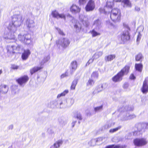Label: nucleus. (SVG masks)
Returning <instances> with one entry per match:
<instances>
[{
	"label": "nucleus",
	"mask_w": 148,
	"mask_h": 148,
	"mask_svg": "<svg viewBox=\"0 0 148 148\" xmlns=\"http://www.w3.org/2000/svg\"><path fill=\"white\" fill-rule=\"evenodd\" d=\"M24 18V16L21 14L14 16L12 23H10L8 27V29L10 31L7 37L8 39L15 40L14 33L16 31L17 27L21 25Z\"/></svg>",
	"instance_id": "f257e3e1"
},
{
	"label": "nucleus",
	"mask_w": 148,
	"mask_h": 148,
	"mask_svg": "<svg viewBox=\"0 0 148 148\" xmlns=\"http://www.w3.org/2000/svg\"><path fill=\"white\" fill-rule=\"evenodd\" d=\"M129 69V66H126L119 73L112 78L113 81L114 82H116L121 80L123 76L128 73Z\"/></svg>",
	"instance_id": "f03ea898"
},
{
	"label": "nucleus",
	"mask_w": 148,
	"mask_h": 148,
	"mask_svg": "<svg viewBox=\"0 0 148 148\" xmlns=\"http://www.w3.org/2000/svg\"><path fill=\"white\" fill-rule=\"evenodd\" d=\"M22 49L21 46L17 44L7 46L6 49L7 50L8 54L9 56H11L17 51L20 50Z\"/></svg>",
	"instance_id": "7ed1b4c3"
},
{
	"label": "nucleus",
	"mask_w": 148,
	"mask_h": 148,
	"mask_svg": "<svg viewBox=\"0 0 148 148\" xmlns=\"http://www.w3.org/2000/svg\"><path fill=\"white\" fill-rule=\"evenodd\" d=\"M18 39L26 45H29L32 42L31 36L29 34H20L18 35Z\"/></svg>",
	"instance_id": "20e7f679"
},
{
	"label": "nucleus",
	"mask_w": 148,
	"mask_h": 148,
	"mask_svg": "<svg viewBox=\"0 0 148 148\" xmlns=\"http://www.w3.org/2000/svg\"><path fill=\"white\" fill-rule=\"evenodd\" d=\"M120 11L118 8L112 9L110 14V18L114 22L119 21L120 19Z\"/></svg>",
	"instance_id": "39448f33"
},
{
	"label": "nucleus",
	"mask_w": 148,
	"mask_h": 148,
	"mask_svg": "<svg viewBox=\"0 0 148 148\" xmlns=\"http://www.w3.org/2000/svg\"><path fill=\"white\" fill-rule=\"evenodd\" d=\"M70 43V41L67 38H61L56 41V44L58 47L61 46L64 48L67 47Z\"/></svg>",
	"instance_id": "423d86ee"
},
{
	"label": "nucleus",
	"mask_w": 148,
	"mask_h": 148,
	"mask_svg": "<svg viewBox=\"0 0 148 148\" xmlns=\"http://www.w3.org/2000/svg\"><path fill=\"white\" fill-rule=\"evenodd\" d=\"M133 142L135 145L140 147L146 145L147 141L144 138H136L134 140Z\"/></svg>",
	"instance_id": "0eeeda50"
},
{
	"label": "nucleus",
	"mask_w": 148,
	"mask_h": 148,
	"mask_svg": "<svg viewBox=\"0 0 148 148\" xmlns=\"http://www.w3.org/2000/svg\"><path fill=\"white\" fill-rule=\"evenodd\" d=\"M130 30L129 28L127 27L126 30L123 32L122 34L121 35L120 38V40L123 42H125L130 39V36L129 33Z\"/></svg>",
	"instance_id": "6e6552de"
},
{
	"label": "nucleus",
	"mask_w": 148,
	"mask_h": 148,
	"mask_svg": "<svg viewBox=\"0 0 148 148\" xmlns=\"http://www.w3.org/2000/svg\"><path fill=\"white\" fill-rule=\"evenodd\" d=\"M62 104V101L60 100H55L51 102L50 107L52 108L57 107L61 108L64 107V106H61Z\"/></svg>",
	"instance_id": "1a4fd4ad"
},
{
	"label": "nucleus",
	"mask_w": 148,
	"mask_h": 148,
	"mask_svg": "<svg viewBox=\"0 0 148 148\" xmlns=\"http://www.w3.org/2000/svg\"><path fill=\"white\" fill-rule=\"evenodd\" d=\"M95 8V4L94 1L90 0L85 7L86 11L89 12L93 10Z\"/></svg>",
	"instance_id": "9d476101"
},
{
	"label": "nucleus",
	"mask_w": 148,
	"mask_h": 148,
	"mask_svg": "<svg viewBox=\"0 0 148 148\" xmlns=\"http://www.w3.org/2000/svg\"><path fill=\"white\" fill-rule=\"evenodd\" d=\"M113 0H107L106 6L105 7L104 12L105 14L110 13L113 5Z\"/></svg>",
	"instance_id": "9b49d317"
},
{
	"label": "nucleus",
	"mask_w": 148,
	"mask_h": 148,
	"mask_svg": "<svg viewBox=\"0 0 148 148\" xmlns=\"http://www.w3.org/2000/svg\"><path fill=\"white\" fill-rule=\"evenodd\" d=\"M141 90L143 93H146L148 91V78L145 79L143 82V86Z\"/></svg>",
	"instance_id": "f8f14e48"
},
{
	"label": "nucleus",
	"mask_w": 148,
	"mask_h": 148,
	"mask_svg": "<svg viewBox=\"0 0 148 148\" xmlns=\"http://www.w3.org/2000/svg\"><path fill=\"white\" fill-rule=\"evenodd\" d=\"M29 78L27 76L25 75L16 80L18 84L22 86L23 84L26 83L28 80Z\"/></svg>",
	"instance_id": "ddd939ff"
},
{
	"label": "nucleus",
	"mask_w": 148,
	"mask_h": 148,
	"mask_svg": "<svg viewBox=\"0 0 148 148\" xmlns=\"http://www.w3.org/2000/svg\"><path fill=\"white\" fill-rule=\"evenodd\" d=\"M124 116L121 119L123 121L132 119L136 117V116L134 114H130L127 112H124L123 113Z\"/></svg>",
	"instance_id": "4468645a"
},
{
	"label": "nucleus",
	"mask_w": 148,
	"mask_h": 148,
	"mask_svg": "<svg viewBox=\"0 0 148 148\" xmlns=\"http://www.w3.org/2000/svg\"><path fill=\"white\" fill-rule=\"evenodd\" d=\"M80 10V8L75 5H73L70 8L71 11L74 14L79 13Z\"/></svg>",
	"instance_id": "2eb2a0df"
},
{
	"label": "nucleus",
	"mask_w": 148,
	"mask_h": 148,
	"mask_svg": "<svg viewBox=\"0 0 148 148\" xmlns=\"http://www.w3.org/2000/svg\"><path fill=\"white\" fill-rule=\"evenodd\" d=\"M148 128V123H139L137 125V129L138 131L140 132L142 130Z\"/></svg>",
	"instance_id": "dca6fc26"
},
{
	"label": "nucleus",
	"mask_w": 148,
	"mask_h": 148,
	"mask_svg": "<svg viewBox=\"0 0 148 148\" xmlns=\"http://www.w3.org/2000/svg\"><path fill=\"white\" fill-rule=\"evenodd\" d=\"M52 15L53 16L56 18H61L65 19V16L64 14H60L56 11H53L52 12Z\"/></svg>",
	"instance_id": "f3484780"
},
{
	"label": "nucleus",
	"mask_w": 148,
	"mask_h": 148,
	"mask_svg": "<svg viewBox=\"0 0 148 148\" xmlns=\"http://www.w3.org/2000/svg\"><path fill=\"white\" fill-rule=\"evenodd\" d=\"M31 52L29 49L25 50L22 53L21 57L23 60H26L30 55Z\"/></svg>",
	"instance_id": "a211bd4d"
},
{
	"label": "nucleus",
	"mask_w": 148,
	"mask_h": 148,
	"mask_svg": "<svg viewBox=\"0 0 148 148\" xmlns=\"http://www.w3.org/2000/svg\"><path fill=\"white\" fill-rule=\"evenodd\" d=\"M101 22L99 20H97L94 22L93 27L96 30L99 31L101 27Z\"/></svg>",
	"instance_id": "6ab92c4d"
},
{
	"label": "nucleus",
	"mask_w": 148,
	"mask_h": 148,
	"mask_svg": "<svg viewBox=\"0 0 148 148\" xmlns=\"http://www.w3.org/2000/svg\"><path fill=\"white\" fill-rule=\"evenodd\" d=\"M63 143V141L62 140H59L56 141L51 146L53 148H59Z\"/></svg>",
	"instance_id": "aec40b11"
},
{
	"label": "nucleus",
	"mask_w": 148,
	"mask_h": 148,
	"mask_svg": "<svg viewBox=\"0 0 148 148\" xmlns=\"http://www.w3.org/2000/svg\"><path fill=\"white\" fill-rule=\"evenodd\" d=\"M8 90V87L5 85H2L0 87V92L2 94H6Z\"/></svg>",
	"instance_id": "412c9836"
},
{
	"label": "nucleus",
	"mask_w": 148,
	"mask_h": 148,
	"mask_svg": "<svg viewBox=\"0 0 148 148\" xmlns=\"http://www.w3.org/2000/svg\"><path fill=\"white\" fill-rule=\"evenodd\" d=\"M73 26L74 27V28L76 29V31L78 32L80 31L81 28L80 24L78 22H76L75 23H73Z\"/></svg>",
	"instance_id": "4be33fe9"
},
{
	"label": "nucleus",
	"mask_w": 148,
	"mask_h": 148,
	"mask_svg": "<svg viewBox=\"0 0 148 148\" xmlns=\"http://www.w3.org/2000/svg\"><path fill=\"white\" fill-rule=\"evenodd\" d=\"M77 66V64L76 61L74 60L71 63V67L72 69L71 73L76 69Z\"/></svg>",
	"instance_id": "5701e85b"
},
{
	"label": "nucleus",
	"mask_w": 148,
	"mask_h": 148,
	"mask_svg": "<svg viewBox=\"0 0 148 148\" xmlns=\"http://www.w3.org/2000/svg\"><path fill=\"white\" fill-rule=\"evenodd\" d=\"M103 139L102 137H100L98 138L97 140L95 139H92L89 142V144L92 146H94L96 144V142L99 141H102Z\"/></svg>",
	"instance_id": "b1692460"
},
{
	"label": "nucleus",
	"mask_w": 148,
	"mask_h": 148,
	"mask_svg": "<svg viewBox=\"0 0 148 148\" xmlns=\"http://www.w3.org/2000/svg\"><path fill=\"white\" fill-rule=\"evenodd\" d=\"M115 54L109 55L105 57L104 59L106 62H108L113 60L115 58Z\"/></svg>",
	"instance_id": "393cba45"
},
{
	"label": "nucleus",
	"mask_w": 148,
	"mask_h": 148,
	"mask_svg": "<svg viewBox=\"0 0 148 148\" xmlns=\"http://www.w3.org/2000/svg\"><path fill=\"white\" fill-rule=\"evenodd\" d=\"M34 22L33 20L28 19L26 21V25L29 28L34 26Z\"/></svg>",
	"instance_id": "a878e982"
},
{
	"label": "nucleus",
	"mask_w": 148,
	"mask_h": 148,
	"mask_svg": "<svg viewBox=\"0 0 148 148\" xmlns=\"http://www.w3.org/2000/svg\"><path fill=\"white\" fill-rule=\"evenodd\" d=\"M58 120L59 124L62 126L65 125L67 123V121L63 117L59 118Z\"/></svg>",
	"instance_id": "bb28decb"
},
{
	"label": "nucleus",
	"mask_w": 148,
	"mask_h": 148,
	"mask_svg": "<svg viewBox=\"0 0 148 148\" xmlns=\"http://www.w3.org/2000/svg\"><path fill=\"white\" fill-rule=\"evenodd\" d=\"M115 124L114 122L111 121H109L104 126V128L105 129H108L111 127L113 126Z\"/></svg>",
	"instance_id": "cd10ccee"
},
{
	"label": "nucleus",
	"mask_w": 148,
	"mask_h": 148,
	"mask_svg": "<svg viewBox=\"0 0 148 148\" xmlns=\"http://www.w3.org/2000/svg\"><path fill=\"white\" fill-rule=\"evenodd\" d=\"M42 67H35L32 69L30 70V72L32 75L34 73L42 69Z\"/></svg>",
	"instance_id": "c85d7f7f"
},
{
	"label": "nucleus",
	"mask_w": 148,
	"mask_h": 148,
	"mask_svg": "<svg viewBox=\"0 0 148 148\" xmlns=\"http://www.w3.org/2000/svg\"><path fill=\"white\" fill-rule=\"evenodd\" d=\"M135 67L136 70L139 72H141L142 70L143 65L142 64H136Z\"/></svg>",
	"instance_id": "c756f323"
},
{
	"label": "nucleus",
	"mask_w": 148,
	"mask_h": 148,
	"mask_svg": "<svg viewBox=\"0 0 148 148\" xmlns=\"http://www.w3.org/2000/svg\"><path fill=\"white\" fill-rule=\"evenodd\" d=\"M99 31L96 30V29H94L91 32V34L93 37H95L98 35H100V33L98 32Z\"/></svg>",
	"instance_id": "7c9ffc66"
},
{
	"label": "nucleus",
	"mask_w": 148,
	"mask_h": 148,
	"mask_svg": "<svg viewBox=\"0 0 148 148\" xmlns=\"http://www.w3.org/2000/svg\"><path fill=\"white\" fill-rule=\"evenodd\" d=\"M123 3L124 4V7H131V4L129 0H123Z\"/></svg>",
	"instance_id": "2f4dec72"
},
{
	"label": "nucleus",
	"mask_w": 148,
	"mask_h": 148,
	"mask_svg": "<svg viewBox=\"0 0 148 148\" xmlns=\"http://www.w3.org/2000/svg\"><path fill=\"white\" fill-rule=\"evenodd\" d=\"M99 74L97 71H95L92 73L91 75V78L92 79H96L98 78Z\"/></svg>",
	"instance_id": "473e14b6"
},
{
	"label": "nucleus",
	"mask_w": 148,
	"mask_h": 148,
	"mask_svg": "<svg viewBox=\"0 0 148 148\" xmlns=\"http://www.w3.org/2000/svg\"><path fill=\"white\" fill-rule=\"evenodd\" d=\"M143 58V56L142 54L139 53L136 57V61H141Z\"/></svg>",
	"instance_id": "72a5a7b5"
},
{
	"label": "nucleus",
	"mask_w": 148,
	"mask_h": 148,
	"mask_svg": "<svg viewBox=\"0 0 148 148\" xmlns=\"http://www.w3.org/2000/svg\"><path fill=\"white\" fill-rule=\"evenodd\" d=\"M77 80L76 79L73 81L71 87V89L74 90L75 89L77 83Z\"/></svg>",
	"instance_id": "f704fd0d"
},
{
	"label": "nucleus",
	"mask_w": 148,
	"mask_h": 148,
	"mask_svg": "<svg viewBox=\"0 0 148 148\" xmlns=\"http://www.w3.org/2000/svg\"><path fill=\"white\" fill-rule=\"evenodd\" d=\"M69 92V90H64L60 94H58L57 96V98H59L61 96H64L66 94Z\"/></svg>",
	"instance_id": "c9c22d12"
},
{
	"label": "nucleus",
	"mask_w": 148,
	"mask_h": 148,
	"mask_svg": "<svg viewBox=\"0 0 148 148\" xmlns=\"http://www.w3.org/2000/svg\"><path fill=\"white\" fill-rule=\"evenodd\" d=\"M121 127V126H119L116 128L111 129L110 130L109 132L111 133H113L115 132H116L119 130Z\"/></svg>",
	"instance_id": "e433bc0d"
},
{
	"label": "nucleus",
	"mask_w": 148,
	"mask_h": 148,
	"mask_svg": "<svg viewBox=\"0 0 148 148\" xmlns=\"http://www.w3.org/2000/svg\"><path fill=\"white\" fill-rule=\"evenodd\" d=\"M103 106L101 105L100 106L95 107L94 108V110L95 112H99L102 110Z\"/></svg>",
	"instance_id": "4c0bfd02"
},
{
	"label": "nucleus",
	"mask_w": 148,
	"mask_h": 148,
	"mask_svg": "<svg viewBox=\"0 0 148 148\" xmlns=\"http://www.w3.org/2000/svg\"><path fill=\"white\" fill-rule=\"evenodd\" d=\"M95 83V82L92 79H90L87 84V85L89 86H92Z\"/></svg>",
	"instance_id": "58836bf2"
},
{
	"label": "nucleus",
	"mask_w": 148,
	"mask_h": 148,
	"mask_svg": "<svg viewBox=\"0 0 148 148\" xmlns=\"http://www.w3.org/2000/svg\"><path fill=\"white\" fill-rule=\"evenodd\" d=\"M74 102V100L73 98H70L68 100V103L69 106L72 105Z\"/></svg>",
	"instance_id": "ea45409f"
},
{
	"label": "nucleus",
	"mask_w": 148,
	"mask_h": 148,
	"mask_svg": "<svg viewBox=\"0 0 148 148\" xmlns=\"http://www.w3.org/2000/svg\"><path fill=\"white\" fill-rule=\"evenodd\" d=\"M56 29L58 32L62 36H64L65 35V34L63 32L58 28L56 27Z\"/></svg>",
	"instance_id": "a19ab883"
},
{
	"label": "nucleus",
	"mask_w": 148,
	"mask_h": 148,
	"mask_svg": "<svg viewBox=\"0 0 148 148\" xmlns=\"http://www.w3.org/2000/svg\"><path fill=\"white\" fill-rule=\"evenodd\" d=\"M94 60L95 59H94V58H93V57H92L90 58L88 61V62L86 63V66L89 65L90 64L92 63Z\"/></svg>",
	"instance_id": "79ce46f5"
},
{
	"label": "nucleus",
	"mask_w": 148,
	"mask_h": 148,
	"mask_svg": "<svg viewBox=\"0 0 148 148\" xmlns=\"http://www.w3.org/2000/svg\"><path fill=\"white\" fill-rule=\"evenodd\" d=\"M119 146L112 145L108 146L106 147V148H119Z\"/></svg>",
	"instance_id": "37998d69"
},
{
	"label": "nucleus",
	"mask_w": 148,
	"mask_h": 148,
	"mask_svg": "<svg viewBox=\"0 0 148 148\" xmlns=\"http://www.w3.org/2000/svg\"><path fill=\"white\" fill-rule=\"evenodd\" d=\"M75 118L79 120H82V119L81 115L80 113L77 114L75 116Z\"/></svg>",
	"instance_id": "c03bdc74"
},
{
	"label": "nucleus",
	"mask_w": 148,
	"mask_h": 148,
	"mask_svg": "<svg viewBox=\"0 0 148 148\" xmlns=\"http://www.w3.org/2000/svg\"><path fill=\"white\" fill-rule=\"evenodd\" d=\"M132 134H133L134 136H136L140 135L141 134V133L140 132L137 130V131H135V132L132 133Z\"/></svg>",
	"instance_id": "a18cd8bd"
},
{
	"label": "nucleus",
	"mask_w": 148,
	"mask_h": 148,
	"mask_svg": "<svg viewBox=\"0 0 148 148\" xmlns=\"http://www.w3.org/2000/svg\"><path fill=\"white\" fill-rule=\"evenodd\" d=\"M87 0H79V3L80 5H83L85 4Z\"/></svg>",
	"instance_id": "49530a36"
},
{
	"label": "nucleus",
	"mask_w": 148,
	"mask_h": 148,
	"mask_svg": "<svg viewBox=\"0 0 148 148\" xmlns=\"http://www.w3.org/2000/svg\"><path fill=\"white\" fill-rule=\"evenodd\" d=\"M103 86L102 85H99L98 88H97V91L99 92L103 90Z\"/></svg>",
	"instance_id": "de8ad7c7"
},
{
	"label": "nucleus",
	"mask_w": 148,
	"mask_h": 148,
	"mask_svg": "<svg viewBox=\"0 0 148 148\" xmlns=\"http://www.w3.org/2000/svg\"><path fill=\"white\" fill-rule=\"evenodd\" d=\"M49 59V58L48 57H46V58H44V60H43V61L41 62V65H43L45 62H47Z\"/></svg>",
	"instance_id": "09e8293b"
},
{
	"label": "nucleus",
	"mask_w": 148,
	"mask_h": 148,
	"mask_svg": "<svg viewBox=\"0 0 148 148\" xmlns=\"http://www.w3.org/2000/svg\"><path fill=\"white\" fill-rule=\"evenodd\" d=\"M123 109V108H122L121 109ZM124 110L125 111H128V110H132V109L131 108H129L128 106H126L125 107H124L123 108Z\"/></svg>",
	"instance_id": "8fccbe9b"
},
{
	"label": "nucleus",
	"mask_w": 148,
	"mask_h": 148,
	"mask_svg": "<svg viewBox=\"0 0 148 148\" xmlns=\"http://www.w3.org/2000/svg\"><path fill=\"white\" fill-rule=\"evenodd\" d=\"M96 53L98 55L99 57H100L102 56L103 54V52L102 51H99L96 52Z\"/></svg>",
	"instance_id": "3c124183"
},
{
	"label": "nucleus",
	"mask_w": 148,
	"mask_h": 148,
	"mask_svg": "<svg viewBox=\"0 0 148 148\" xmlns=\"http://www.w3.org/2000/svg\"><path fill=\"white\" fill-rule=\"evenodd\" d=\"M93 58L95 59V60H96L99 58L98 55L96 53H95L92 56Z\"/></svg>",
	"instance_id": "603ef678"
},
{
	"label": "nucleus",
	"mask_w": 148,
	"mask_h": 148,
	"mask_svg": "<svg viewBox=\"0 0 148 148\" xmlns=\"http://www.w3.org/2000/svg\"><path fill=\"white\" fill-rule=\"evenodd\" d=\"M18 68V66L14 64L12 65L11 66V68L13 69H17Z\"/></svg>",
	"instance_id": "864d4df0"
},
{
	"label": "nucleus",
	"mask_w": 148,
	"mask_h": 148,
	"mask_svg": "<svg viewBox=\"0 0 148 148\" xmlns=\"http://www.w3.org/2000/svg\"><path fill=\"white\" fill-rule=\"evenodd\" d=\"M141 34L140 33V32H138V34L137 36V42L139 41L141 37Z\"/></svg>",
	"instance_id": "5fc2aeb1"
},
{
	"label": "nucleus",
	"mask_w": 148,
	"mask_h": 148,
	"mask_svg": "<svg viewBox=\"0 0 148 148\" xmlns=\"http://www.w3.org/2000/svg\"><path fill=\"white\" fill-rule=\"evenodd\" d=\"M135 77L133 74H132L130 76V78L131 79H135Z\"/></svg>",
	"instance_id": "6e6d98bb"
},
{
	"label": "nucleus",
	"mask_w": 148,
	"mask_h": 148,
	"mask_svg": "<svg viewBox=\"0 0 148 148\" xmlns=\"http://www.w3.org/2000/svg\"><path fill=\"white\" fill-rule=\"evenodd\" d=\"M13 128V125H11L8 127L9 130H12Z\"/></svg>",
	"instance_id": "4d7b16f0"
},
{
	"label": "nucleus",
	"mask_w": 148,
	"mask_h": 148,
	"mask_svg": "<svg viewBox=\"0 0 148 148\" xmlns=\"http://www.w3.org/2000/svg\"><path fill=\"white\" fill-rule=\"evenodd\" d=\"M76 122H77L76 121H73L72 123V127H74V126L75 125V124L76 123Z\"/></svg>",
	"instance_id": "13d9d810"
},
{
	"label": "nucleus",
	"mask_w": 148,
	"mask_h": 148,
	"mask_svg": "<svg viewBox=\"0 0 148 148\" xmlns=\"http://www.w3.org/2000/svg\"><path fill=\"white\" fill-rule=\"evenodd\" d=\"M135 10L137 11H139L140 10V8L137 7H136L135 8Z\"/></svg>",
	"instance_id": "bf43d9fd"
},
{
	"label": "nucleus",
	"mask_w": 148,
	"mask_h": 148,
	"mask_svg": "<svg viewBox=\"0 0 148 148\" xmlns=\"http://www.w3.org/2000/svg\"><path fill=\"white\" fill-rule=\"evenodd\" d=\"M66 75L65 74H63L61 75V78H63Z\"/></svg>",
	"instance_id": "052dcab7"
},
{
	"label": "nucleus",
	"mask_w": 148,
	"mask_h": 148,
	"mask_svg": "<svg viewBox=\"0 0 148 148\" xmlns=\"http://www.w3.org/2000/svg\"><path fill=\"white\" fill-rule=\"evenodd\" d=\"M121 0H113L115 2H120L121 1Z\"/></svg>",
	"instance_id": "680f3d73"
},
{
	"label": "nucleus",
	"mask_w": 148,
	"mask_h": 148,
	"mask_svg": "<svg viewBox=\"0 0 148 148\" xmlns=\"http://www.w3.org/2000/svg\"><path fill=\"white\" fill-rule=\"evenodd\" d=\"M61 106H64V107H63L62 108H65V107H66V106H65L64 105V104L62 102V104L61 105Z\"/></svg>",
	"instance_id": "e2e57ef3"
},
{
	"label": "nucleus",
	"mask_w": 148,
	"mask_h": 148,
	"mask_svg": "<svg viewBox=\"0 0 148 148\" xmlns=\"http://www.w3.org/2000/svg\"><path fill=\"white\" fill-rule=\"evenodd\" d=\"M2 71L1 70H0V75L2 73Z\"/></svg>",
	"instance_id": "0e129e2a"
},
{
	"label": "nucleus",
	"mask_w": 148,
	"mask_h": 148,
	"mask_svg": "<svg viewBox=\"0 0 148 148\" xmlns=\"http://www.w3.org/2000/svg\"><path fill=\"white\" fill-rule=\"evenodd\" d=\"M88 25V22H86V25H85L87 26Z\"/></svg>",
	"instance_id": "69168bd1"
},
{
	"label": "nucleus",
	"mask_w": 148,
	"mask_h": 148,
	"mask_svg": "<svg viewBox=\"0 0 148 148\" xmlns=\"http://www.w3.org/2000/svg\"><path fill=\"white\" fill-rule=\"evenodd\" d=\"M42 135L43 136H44L45 135V133H42Z\"/></svg>",
	"instance_id": "338daca9"
},
{
	"label": "nucleus",
	"mask_w": 148,
	"mask_h": 148,
	"mask_svg": "<svg viewBox=\"0 0 148 148\" xmlns=\"http://www.w3.org/2000/svg\"><path fill=\"white\" fill-rule=\"evenodd\" d=\"M50 148H53V147L52 146H51V147H50Z\"/></svg>",
	"instance_id": "774afa93"
}]
</instances>
